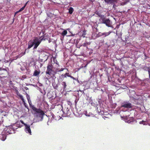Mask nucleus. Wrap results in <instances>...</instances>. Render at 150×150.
Segmentation results:
<instances>
[{"label": "nucleus", "instance_id": "nucleus-21", "mask_svg": "<svg viewBox=\"0 0 150 150\" xmlns=\"http://www.w3.org/2000/svg\"><path fill=\"white\" fill-rule=\"evenodd\" d=\"M62 77L63 78H67V76H66V75L65 74H62Z\"/></svg>", "mask_w": 150, "mask_h": 150}, {"label": "nucleus", "instance_id": "nucleus-16", "mask_svg": "<svg viewBox=\"0 0 150 150\" xmlns=\"http://www.w3.org/2000/svg\"><path fill=\"white\" fill-rule=\"evenodd\" d=\"M105 2L107 3H112L115 1L116 0H104Z\"/></svg>", "mask_w": 150, "mask_h": 150}, {"label": "nucleus", "instance_id": "nucleus-13", "mask_svg": "<svg viewBox=\"0 0 150 150\" xmlns=\"http://www.w3.org/2000/svg\"><path fill=\"white\" fill-rule=\"evenodd\" d=\"M61 84L63 86V89L64 90L65 89L67 86L66 82L64 81L62 82L61 83Z\"/></svg>", "mask_w": 150, "mask_h": 150}, {"label": "nucleus", "instance_id": "nucleus-4", "mask_svg": "<svg viewBox=\"0 0 150 150\" xmlns=\"http://www.w3.org/2000/svg\"><path fill=\"white\" fill-rule=\"evenodd\" d=\"M53 66L52 64H48L47 67V70L45 72L46 74H48L50 76L51 75L52 72L53 71Z\"/></svg>", "mask_w": 150, "mask_h": 150}, {"label": "nucleus", "instance_id": "nucleus-18", "mask_svg": "<svg viewBox=\"0 0 150 150\" xmlns=\"http://www.w3.org/2000/svg\"><path fill=\"white\" fill-rule=\"evenodd\" d=\"M74 11L73 8L72 7H70L69 9V13L70 14H71Z\"/></svg>", "mask_w": 150, "mask_h": 150}, {"label": "nucleus", "instance_id": "nucleus-3", "mask_svg": "<svg viewBox=\"0 0 150 150\" xmlns=\"http://www.w3.org/2000/svg\"><path fill=\"white\" fill-rule=\"evenodd\" d=\"M62 110L63 115L65 116H68L70 115L71 112L68 107H65L64 108L62 107Z\"/></svg>", "mask_w": 150, "mask_h": 150}, {"label": "nucleus", "instance_id": "nucleus-25", "mask_svg": "<svg viewBox=\"0 0 150 150\" xmlns=\"http://www.w3.org/2000/svg\"><path fill=\"white\" fill-rule=\"evenodd\" d=\"M144 121H140L139 122V123L140 124H143L144 125Z\"/></svg>", "mask_w": 150, "mask_h": 150}, {"label": "nucleus", "instance_id": "nucleus-2", "mask_svg": "<svg viewBox=\"0 0 150 150\" xmlns=\"http://www.w3.org/2000/svg\"><path fill=\"white\" fill-rule=\"evenodd\" d=\"M41 40L35 38L33 40H30L29 42L28 47H38L41 42Z\"/></svg>", "mask_w": 150, "mask_h": 150}, {"label": "nucleus", "instance_id": "nucleus-32", "mask_svg": "<svg viewBox=\"0 0 150 150\" xmlns=\"http://www.w3.org/2000/svg\"><path fill=\"white\" fill-rule=\"evenodd\" d=\"M0 70H2V69L1 68H0Z\"/></svg>", "mask_w": 150, "mask_h": 150}, {"label": "nucleus", "instance_id": "nucleus-33", "mask_svg": "<svg viewBox=\"0 0 150 150\" xmlns=\"http://www.w3.org/2000/svg\"><path fill=\"white\" fill-rule=\"evenodd\" d=\"M31 47H28V49H30V48Z\"/></svg>", "mask_w": 150, "mask_h": 150}, {"label": "nucleus", "instance_id": "nucleus-10", "mask_svg": "<svg viewBox=\"0 0 150 150\" xmlns=\"http://www.w3.org/2000/svg\"><path fill=\"white\" fill-rule=\"evenodd\" d=\"M6 135L5 134H2L0 135V138L2 141H4L6 138Z\"/></svg>", "mask_w": 150, "mask_h": 150}, {"label": "nucleus", "instance_id": "nucleus-17", "mask_svg": "<svg viewBox=\"0 0 150 150\" xmlns=\"http://www.w3.org/2000/svg\"><path fill=\"white\" fill-rule=\"evenodd\" d=\"M143 69L145 71H147V70H148V72L149 71V70H150V67H146V66H145V67H144L143 68Z\"/></svg>", "mask_w": 150, "mask_h": 150}, {"label": "nucleus", "instance_id": "nucleus-34", "mask_svg": "<svg viewBox=\"0 0 150 150\" xmlns=\"http://www.w3.org/2000/svg\"><path fill=\"white\" fill-rule=\"evenodd\" d=\"M37 48V47H34V48Z\"/></svg>", "mask_w": 150, "mask_h": 150}, {"label": "nucleus", "instance_id": "nucleus-9", "mask_svg": "<svg viewBox=\"0 0 150 150\" xmlns=\"http://www.w3.org/2000/svg\"><path fill=\"white\" fill-rule=\"evenodd\" d=\"M126 121L128 123H130L133 121L134 118L133 117H128L126 119Z\"/></svg>", "mask_w": 150, "mask_h": 150}, {"label": "nucleus", "instance_id": "nucleus-7", "mask_svg": "<svg viewBox=\"0 0 150 150\" xmlns=\"http://www.w3.org/2000/svg\"><path fill=\"white\" fill-rule=\"evenodd\" d=\"M102 23L105 24L108 27H110V21L109 19H103Z\"/></svg>", "mask_w": 150, "mask_h": 150}, {"label": "nucleus", "instance_id": "nucleus-28", "mask_svg": "<svg viewBox=\"0 0 150 150\" xmlns=\"http://www.w3.org/2000/svg\"><path fill=\"white\" fill-rule=\"evenodd\" d=\"M91 61H89L88 62H87L86 63L87 65H88L89 63L91 62Z\"/></svg>", "mask_w": 150, "mask_h": 150}, {"label": "nucleus", "instance_id": "nucleus-27", "mask_svg": "<svg viewBox=\"0 0 150 150\" xmlns=\"http://www.w3.org/2000/svg\"><path fill=\"white\" fill-rule=\"evenodd\" d=\"M149 70V72H148L149 75V79H150V70Z\"/></svg>", "mask_w": 150, "mask_h": 150}, {"label": "nucleus", "instance_id": "nucleus-1", "mask_svg": "<svg viewBox=\"0 0 150 150\" xmlns=\"http://www.w3.org/2000/svg\"><path fill=\"white\" fill-rule=\"evenodd\" d=\"M25 94L30 107L32 108L33 111L35 112V114L36 115V117L37 118L40 119L42 120L43 116L45 115L44 111L40 108H36L34 105H31V101L30 100L29 96L26 93Z\"/></svg>", "mask_w": 150, "mask_h": 150}, {"label": "nucleus", "instance_id": "nucleus-26", "mask_svg": "<svg viewBox=\"0 0 150 150\" xmlns=\"http://www.w3.org/2000/svg\"><path fill=\"white\" fill-rule=\"evenodd\" d=\"M25 54V52H22L21 53V56L24 55Z\"/></svg>", "mask_w": 150, "mask_h": 150}, {"label": "nucleus", "instance_id": "nucleus-19", "mask_svg": "<svg viewBox=\"0 0 150 150\" xmlns=\"http://www.w3.org/2000/svg\"><path fill=\"white\" fill-rule=\"evenodd\" d=\"M22 101L24 105L25 106V108H28V107L27 106V105L26 103L25 102V100L23 98V100H21Z\"/></svg>", "mask_w": 150, "mask_h": 150}, {"label": "nucleus", "instance_id": "nucleus-23", "mask_svg": "<svg viewBox=\"0 0 150 150\" xmlns=\"http://www.w3.org/2000/svg\"><path fill=\"white\" fill-rule=\"evenodd\" d=\"M65 69V68H62L60 70H59L58 71L60 72L63 71L64 69Z\"/></svg>", "mask_w": 150, "mask_h": 150}, {"label": "nucleus", "instance_id": "nucleus-30", "mask_svg": "<svg viewBox=\"0 0 150 150\" xmlns=\"http://www.w3.org/2000/svg\"><path fill=\"white\" fill-rule=\"evenodd\" d=\"M4 62L5 63H7V62H8V60H6V61H4Z\"/></svg>", "mask_w": 150, "mask_h": 150}, {"label": "nucleus", "instance_id": "nucleus-8", "mask_svg": "<svg viewBox=\"0 0 150 150\" xmlns=\"http://www.w3.org/2000/svg\"><path fill=\"white\" fill-rule=\"evenodd\" d=\"M25 130L26 133L31 134V132L30 128V126L29 125H25Z\"/></svg>", "mask_w": 150, "mask_h": 150}, {"label": "nucleus", "instance_id": "nucleus-35", "mask_svg": "<svg viewBox=\"0 0 150 150\" xmlns=\"http://www.w3.org/2000/svg\"><path fill=\"white\" fill-rule=\"evenodd\" d=\"M109 35V34H107V35ZM105 36H107V35H105Z\"/></svg>", "mask_w": 150, "mask_h": 150}, {"label": "nucleus", "instance_id": "nucleus-31", "mask_svg": "<svg viewBox=\"0 0 150 150\" xmlns=\"http://www.w3.org/2000/svg\"><path fill=\"white\" fill-rule=\"evenodd\" d=\"M87 65H87V64H86V65H85V66H84V67H86Z\"/></svg>", "mask_w": 150, "mask_h": 150}, {"label": "nucleus", "instance_id": "nucleus-12", "mask_svg": "<svg viewBox=\"0 0 150 150\" xmlns=\"http://www.w3.org/2000/svg\"><path fill=\"white\" fill-rule=\"evenodd\" d=\"M40 71H38L36 70H35L33 73V75L34 76H38L40 74Z\"/></svg>", "mask_w": 150, "mask_h": 150}, {"label": "nucleus", "instance_id": "nucleus-20", "mask_svg": "<svg viewBox=\"0 0 150 150\" xmlns=\"http://www.w3.org/2000/svg\"><path fill=\"white\" fill-rule=\"evenodd\" d=\"M67 31L66 30H64L63 31L62 33V36H64L65 35H66L67 34Z\"/></svg>", "mask_w": 150, "mask_h": 150}, {"label": "nucleus", "instance_id": "nucleus-29", "mask_svg": "<svg viewBox=\"0 0 150 150\" xmlns=\"http://www.w3.org/2000/svg\"><path fill=\"white\" fill-rule=\"evenodd\" d=\"M2 70L5 71H6V72H7V70L5 69H3Z\"/></svg>", "mask_w": 150, "mask_h": 150}, {"label": "nucleus", "instance_id": "nucleus-11", "mask_svg": "<svg viewBox=\"0 0 150 150\" xmlns=\"http://www.w3.org/2000/svg\"><path fill=\"white\" fill-rule=\"evenodd\" d=\"M16 94L17 95H18L20 97V99L21 100H23V96L20 94L19 93L18 90L16 89Z\"/></svg>", "mask_w": 150, "mask_h": 150}, {"label": "nucleus", "instance_id": "nucleus-22", "mask_svg": "<svg viewBox=\"0 0 150 150\" xmlns=\"http://www.w3.org/2000/svg\"><path fill=\"white\" fill-rule=\"evenodd\" d=\"M21 78L23 79H25L26 78V76L25 75H23L22 76Z\"/></svg>", "mask_w": 150, "mask_h": 150}, {"label": "nucleus", "instance_id": "nucleus-5", "mask_svg": "<svg viewBox=\"0 0 150 150\" xmlns=\"http://www.w3.org/2000/svg\"><path fill=\"white\" fill-rule=\"evenodd\" d=\"M15 129L13 126L8 127L6 130V133L8 134H11L14 133Z\"/></svg>", "mask_w": 150, "mask_h": 150}, {"label": "nucleus", "instance_id": "nucleus-14", "mask_svg": "<svg viewBox=\"0 0 150 150\" xmlns=\"http://www.w3.org/2000/svg\"><path fill=\"white\" fill-rule=\"evenodd\" d=\"M27 4V3H26L25 4V6L23 7H22V8H21L18 11H17L16 12V13H18L19 12H20L21 11H22L23 10H24V9L25 6H26Z\"/></svg>", "mask_w": 150, "mask_h": 150}, {"label": "nucleus", "instance_id": "nucleus-15", "mask_svg": "<svg viewBox=\"0 0 150 150\" xmlns=\"http://www.w3.org/2000/svg\"><path fill=\"white\" fill-rule=\"evenodd\" d=\"M66 75V76H67L68 77H70L72 79L74 80H76L75 78L73 77V76H71L69 74V73H65Z\"/></svg>", "mask_w": 150, "mask_h": 150}, {"label": "nucleus", "instance_id": "nucleus-6", "mask_svg": "<svg viewBox=\"0 0 150 150\" xmlns=\"http://www.w3.org/2000/svg\"><path fill=\"white\" fill-rule=\"evenodd\" d=\"M121 107L126 108H130L132 107V105L131 103L126 102L122 103Z\"/></svg>", "mask_w": 150, "mask_h": 150}, {"label": "nucleus", "instance_id": "nucleus-24", "mask_svg": "<svg viewBox=\"0 0 150 150\" xmlns=\"http://www.w3.org/2000/svg\"><path fill=\"white\" fill-rule=\"evenodd\" d=\"M20 122L22 124H23L25 126V125H27L26 124L24 123L23 121L22 120H20Z\"/></svg>", "mask_w": 150, "mask_h": 150}]
</instances>
